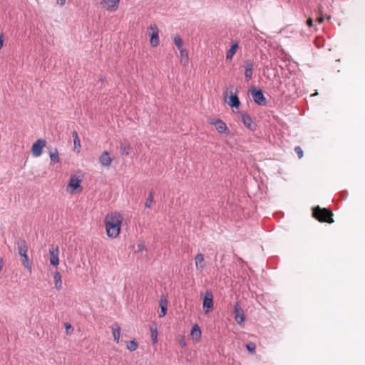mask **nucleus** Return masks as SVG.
<instances>
[{"instance_id": "f257e3e1", "label": "nucleus", "mask_w": 365, "mask_h": 365, "mask_svg": "<svg viewBox=\"0 0 365 365\" xmlns=\"http://www.w3.org/2000/svg\"><path fill=\"white\" fill-rule=\"evenodd\" d=\"M123 221V215L118 211H110L105 215L103 222L109 238L115 239L120 235Z\"/></svg>"}, {"instance_id": "f03ea898", "label": "nucleus", "mask_w": 365, "mask_h": 365, "mask_svg": "<svg viewBox=\"0 0 365 365\" xmlns=\"http://www.w3.org/2000/svg\"><path fill=\"white\" fill-rule=\"evenodd\" d=\"M312 215L315 219L321 222H334V220L332 218L333 213L329 209L321 208L319 206H316L312 209Z\"/></svg>"}, {"instance_id": "7ed1b4c3", "label": "nucleus", "mask_w": 365, "mask_h": 365, "mask_svg": "<svg viewBox=\"0 0 365 365\" xmlns=\"http://www.w3.org/2000/svg\"><path fill=\"white\" fill-rule=\"evenodd\" d=\"M82 181V176L77 174L71 175L66 187V192L71 195L81 192L83 190Z\"/></svg>"}, {"instance_id": "20e7f679", "label": "nucleus", "mask_w": 365, "mask_h": 365, "mask_svg": "<svg viewBox=\"0 0 365 365\" xmlns=\"http://www.w3.org/2000/svg\"><path fill=\"white\" fill-rule=\"evenodd\" d=\"M148 36L150 37V43L153 47H156L160 43L159 29L156 24L150 25L148 29Z\"/></svg>"}, {"instance_id": "39448f33", "label": "nucleus", "mask_w": 365, "mask_h": 365, "mask_svg": "<svg viewBox=\"0 0 365 365\" xmlns=\"http://www.w3.org/2000/svg\"><path fill=\"white\" fill-rule=\"evenodd\" d=\"M46 145V141L44 139H38L31 147V154L34 157L38 158L41 155L43 149Z\"/></svg>"}, {"instance_id": "423d86ee", "label": "nucleus", "mask_w": 365, "mask_h": 365, "mask_svg": "<svg viewBox=\"0 0 365 365\" xmlns=\"http://www.w3.org/2000/svg\"><path fill=\"white\" fill-rule=\"evenodd\" d=\"M59 248L58 246H52L49 249V261L50 264L57 267L59 264Z\"/></svg>"}, {"instance_id": "0eeeda50", "label": "nucleus", "mask_w": 365, "mask_h": 365, "mask_svg": "<svg viewBox=\"0 0 365 365\" xmlns=\"http://www.w3.org/2000/svg\"><path fill=\"white\" fill-rule=\"evenodd\" d=\"M252 96L253 98L254 101L259 105L264 106L266 105L267 101L265 97L264 96L262 91L260 89L253 88L252 90Z\"/></svg>"}, {"instance_id": "6e6552de", "label": "nucleus", "mask_w": 365, "mask_h": 365, "mask_svg": "<svg viewBox=\"0 0 365 365\" xmlns=\"http://www.w3.org/2000/svg\"><path fill=\"white\" fill-rule=\"evenodd\" d=\"M209 123L215 125L219 133H228V128L226 124L220 119L209 120Z\"/></svg>"}, {"instance_id": "1a4fd4ad", "label": "nucleus", "mask_w": 365, "mask_h": 365, "mask_svg": "<svg viewBox=\"0 0 365 365\" xmlns=\"http://www.w3.org/2000/svg\"><path fill=\"white\" fill-rule=\"evenodd\" d=\"M120 0H101L100 4L108 11H115Z\"/></svg>"}, {"instance_id": "9d476101", "label": "nucleus", "mask_w": 365, "mask_h": 365, "mask_svg": "<svg viewBox=\"0 0 365 365\" xmlns=\"http://www.w3.org/2000/svg\"><path fill=\"white\" fill-rule=\"evenodd\" d=\"M113 158L110 156L108 151L104 150L99 156V163L103 167L108 168L111 165Z\"/></svg>"}, {"instance_id": "9b49d317", "label": "nucleus", "mask_w": 365, "mask_h": 365, "mask_svg": "<svg viewBox=\"0 0 365 365\" xmlns=\"http://www.w3.org/2000/svg\"><path fill=\"white\" fill-rule=\"evenodd\" d=\"M203 308L205 313L211 312L213 309V296L212 293L207 292L203 300Z\"/></svg>"}, {"instance_id": "f8f14e48", "label": "nucleus", "mask_w": 365, "mask_h": 365, "mask_svg": "<svg viewBox=\"0 0 365 365\" xmlns=\"http://www.w3.org/2000/svg\"><path fill=\"white\" fill-rule=\"evenodd\" d=\"M195 264L197 270L202 272L206 266L204 255L202 253H198L195 257Z\"/></svg>"}, {"instance_id": "ddd939ff", "label": "nucleus", "mask_w": 365, "mask_h": 365, "mask_svg": "<svg viewBox=\"0 0 365 365\" xmlns=\"http://www.w3.org/2000/svg\"><path fill=\"white\" fill-rule=\"evenodd\" d=\"M235 319L237 324H241L245 322V317L243 310L238 304H236L234 309Z\"/></svg>"}, {"instance_id": "4468645a", "label": "nucleus", "mask_w": 365, "mask_h": 365, "mask_svg": "<svg viewBox=\"0 0 365 365\" xmlns=\"http://www.w3.org/2000/svg\"><path fill=\"white\" fill-rule=\"evenodd\" d=\"M225 101L232 108H238L240 104V100L237 94L232 93H230V96L228 97L227 99L225 98Z\"/></svg>"}, {"instance_id": "2eb2a0df", "label": "nucleus", "mask_w": 365, "mask_h": 365, "mask_svg": "<svg viewBox=\"0 0 365 365\" xmlns=\"http://www.w3.org/2000/svg\"><path fill=\"white\" fill-rule=\"evenodd\" d=\"M54 287L56 290L59 291L62 289L63 282L62 277L59 272L56 271L53 273Z\"/></svg>"}, {"instance_id": "dca6fc26", "label": "nucleus", "mask_w": 365, "mask_h": 365, "mask_svg": "<svg viewBox=\"0 0 365 365\" xmlns=\"http://www.w3.org/2000/svg\"><path fill=\"white\" fill-rule=\"evenodd\" d=\"M254 67V63L252 61L249 60L246 61L245 63V77L247 81L251 80L252 77V69Z\"/></svg>"}, {"instance_id": "f3484780", "label": "nucleus", "mask_w": 365, "mask_h": 365, "mask_svg": "<svg viewBox=\"0 0 365 365\" xmlns=\"http://www.w3.org/2000/svg\"><path fill=\"white\" fill-rule=\"evenodd\" d=\"M239 48L238 43L235 42L231 46L230 48L226 52V60L231 61Z\"/></svg>"}, {"instance_id": "a211bd4d", "label": "nucleus", "mask_w": 365, "mask_h": 365, "mask_svg": "<svg viewBox=\"0 0 365 365\" xmlns=\"http://www.w3.org/2000/svg\"><path fill=\"white\" fill-rule=\"evenodd\" d=\"M16 245L19 255L27 253L28 246L26 242L24 240H19L16 242Z\"/></svg>"}, {"instance_id": "6ab92c4d", "label": "nucleus", "mask_w": 365, "mask_h": 365, "mask_svg": "<svg viewBox=\"0 0 365 365\" xmlns=\"http://www.w3.org/2000/svg\"><path fill=\"white\" fill-rule=\"evenodd\" d=\"M241 118L245 126H246L247 128L250 130H252L253 123L251 117L247 114L243 113L241 115Z\"/></svg>"}, {"instance_id": "aec40b11", "label": "nucleus", "mask_w": 365, "mask_h": 365, "mask_svg": "<svg viewBox=\"0 0 365 365\" xmlns=\"http://www.w3.org/2000/svg\"><path fill=\"white\" fill-rule=\"evenodd\" d=\"M112 332L114 338V341L116 343L119 342L120 335V327L118 324H114L112 326Z\"/></svg>"}, {"instance_id": "412c9836", "label": "nucleus", "mask_w": 365, "mask_h": 365, "mask_svg": "<svg viewBox=\"0 0 365 365\" xmlns=\"http://www.w3.org/2000/svg\"><path fill=\"white\" fill-rule=\"evenodd\" d=\"M190 334L196 341L200 340L201 336V330L197 324H195L192 327Z\"/></svg>"}, {"instance_id": "4be33fe9", "label": "nucleus", "mask_w": 365, "mask_h": 365, "mask_svg": "<svg viewBox=\"0 0 365 365\" xmlns=\"http://www.w3.org/2000/svg\"><path fill=\"white\" fill-rule=\"evenodd\" d=\"M180 53V62L183 64V66H187L188 63L189 58H188V52L186 49H180L179 50Z\"/></svg>"}, {"instance_id": "5701e85b", "label": "nucleus", "mask_w": 365, "mask_h": 365, "mask_svg": "<svg viewBox=\"0 0 365 365\" xmlns=\"http://www.w3.org/2000/svg\"><path fill=\"white\" fill-rule=\"evenodd\" d=\"M130 145L127 143H120V152L122 155L127 156L130 154Z\"/></svg>"}, {"instance_id": "b1692460", "label": "nucleus", "mask_w": 365, "mask_h": 365, "mask_svg": "<svg viewBox=\"0 0 365 365\" xmlns=\"http://www.w3.org/2000/svg\"><path fill=\"white\" fill-rule=\"evenodd\" d=\"M151 339L153 344L158 342V329L156 324H152L150 327Z\"/></svg>"}, {"instance_id": "393cba45", "label": "nucleus", "mask_w": 365, "mask_h": 365, "mask_svg": "<svg viewBox=\"0 0 365 365\" xmlns=\"http://www.w3.org/2000/svg\"><path fill=\"white\" fill-rule=\"evenodd\" d=\"M21 257V263L24 267L27 268L29 271L31 270V264L29 262L27 253L20 255Z\"/></svg>"}, {"instance_id": "a878e982", "label": "nucleus", "mask_w": 365, "mask_h": 365, "mask_svg": "<svg viewBox=\"0 0 365 365\" xmlns=\"http://www.w3.org/2000/svg\"><path fill=\"white\" fill-rule=\"evenodd\" d=\"M49 156L51 162L58 163L60 161V157L57 148H55L53 151L49 153Z\"/></svg>"}, {"instance_id": "bb28decb", "label": "nucleus", "mask_w": 365, "mask_h": 365, "mask_svg": "<svg viewBox=\"0 0 365 365\" xmlns=\"http://www.w3.org/2000/svg\"><path fill=\"white\" fill-rule=\"evenodd\" d=\"M126 346L129 351H133L138 349V344L135 340H130L127 342Z\"/></svg>"}, {"instance_id": "cd10ccee", "label": "nucleus", "mask_w": 365, "mask_h": 365, "mask_svg": "<svg viewBox=\"0 0 365 365\" xmlns=\"http://www.w3.org/2000/svg\"><path fill=\"white\" fill-rule=\"evenodd\" d=\"M153 201H154L153 194V192H150L148 195V197H147L145 202V207L150 208L152 206Z\"/></svg>"}, {"instance_id": "c85d7f7f", "label": "nucleus", "mask_w": 365, "mask_h": 365, "mask_svg": "<svg viewBox=\"0 0 365 365\" xmlns=\"http://www.w3.org/2000/svg\"><path fill=\"white\" fill-rule=\"evenodd\" d=\"M173 41L179 50L183 49L182 48L183 42L180 36H175L173 38Z\"/></svg>"}, {"instance_id": "c756f323", "label": "nucleus", "mask_w": 365, "mask_h": 365, "mask_svg": "<svg viewBox=\"0 0 365 365\" xmlns=\"http://www.w3.org/2000/svg\"><path fill=\"white\" fill-rule=\"evenodd\" d=\"M177 340L179 343V344L182 346V347H185L187 345V343H186V341H185V336L183 335H179L177 336Z\"/></svg>"}, {"instance_id": "7c9ffc66", "label": "nucleus", "mask_w": 365, "mask_h": 365, "mask_svg": "<svg viewBox=\"0 0 365 365\" xmlns=\"http://www.w3.org/2000/svg\"><path fill=\"white\" fill-rule=\"evenodd\" d=\"M64 327L66 329V332L68 335H70L73 333V328L69 323H65Z\"/></svg>"}, {"instance_id": "2f4dec72", "label": "nucleus", "mask_w": 365, "mask_h": 365, "mask_svg": "<svg viewBox=\"0 0 365 365\" xmlns=\"http://www.w3.org/2000/svg\"><path fill=\"white\" fill-rule=\"evenodd\" d=\"M73 145H74V150H77V152L79 153L80 152V148H81V141H80V139L77 140H73Z\"/></svg>"}, {"instance_id": "473e14b6", "label": "nucleus", "mask_w": 365, "mask_h": 365, "mask_svg": "<svg viewBox=\"0 0 365 365\" xmlns=\"http://www.w3.org/2000/svg\"><path fill=\"white\" fill-rule=\"evenodd\" d=\"M246 348L249 351L254 352L256 349V346L254 343L250 342L246 344Z\"/></svg>"}, {"instance_id": "72a5a7b5", "label": "nucleus", "mask_w": 365, "mask_h": 365, "mask_svg": "<svg viewBox=\"0 0 365 365\" xmlns=\"http://www.w3.org/2000/svg\"><path fill=\"white\" fill-rule=\"evenodd\" d=\"M137 248H138V250H137L138 252H143V251H145L146 250V247L143 242L138 243L137 245Z\"/></svg>"}, {"instance_id": "f704fd0d", "label": "nucleus", "mask_w": 365, "mask_h": 365, "mask_svg": "<svg viewBox=\"0 0 365 365\" xmlns=\"http://www.w3.org/2000/svg\"><path fill=\"white\" fill-rule=\"evenodd\" d=\"M294 151L297 154L299 158H302L303 157V150L299 146L295 147Z\"/></svg>"}, {"instance_id": "c9c22d12", "label": "nucleus", "mask_w": 365, "mask_h": 365, "mask_svg": "<svg viewBox=\"0 0 365 365\" xmlns=\"http://www.w3.org/2000/svg\"><path fill=\"white\" fill-rule=\"evenodd\" d=\"M159 306L160 308H167L168 307V301L166 299H161L159 303Z\"/></svg>"}, {"instance_id": "e433bc0d", "label": "nucleus", "mask_w": 365, "mask_h": 365, "mask_svg": "<svg viewBox=\"0 0 365 365\" xmlns=\"http://www.w3.org/2000/svg\"><path fill=\"white\" fill-rule=\"evenodd\" d=\"M167 313V308H160V312L159 314V317H163Z\"/></svg>"}, {"instance_id": "4c0bfd02", "label": "nucleus", "mask_w": 365, "mask_h": 365, "mask_svg": "<svg viewBox=\"0 0 365 365\" xmlns=\"http://www.w3.org/2000/svg\"><path fill=\"white\" fill-rule=\"evenodd\" d=\"M307 24L308 26L311 27L313 25V19L312 18H309L307 21Z\"/></svg>"}, {"instance_id": "58836bf2", "label": "nucleus", "mask_w": 365, "mask_h": 365, "mask_svg": "<svg viewBox=\"0 0 365 365\" xmlns=\"http://www.w3.org/2000/svg\"><path fill=\"white\" fill-rule=\"evenodd\" d=\"M56 3L60 6H64L66 4V0H56Z\"/></svg>"}, {"instance_id": "ea45409f", "label": "nucleus", "mask_w": 365, "mask_h": 365, "mask_svg": "<svg viewBox=\"0 0 365 365\" xmlns=\"http://www.w3.org/2000/svg\"><path fill=\"white\" fill-rule=\"evenodd\" d=\"M3 43H4V36H3L2 34H0V49L3 46Z\"/></svg>"}, {"instance_id": "a19ab883", "label": "nucleus", "mask_w": 365, "mask_h": 365, "mask_svg": "<svg viewBox=\"0 0 365 365\" xmlns=\"http://www.w3.org/2000/svg\"><path fill=\"white\" fill-rule=\"evenodd\" d=\"M72 136H73V140H76V139L78 140V139H79L78 135V133H77V132H76V131H73V132L72 133Z\"/></svg>"}, {"instance_id": "79ce46f5", "label": "nucleus", "mask_w": 365, "mask_h": 365, "mask_svg": "<svg viewBox=\"0 0 365 365\" xmlns=\"http://www.w3.org/2000/svg\"><path fill=\"white\" fill-rule=\"evenodd\" d=\"M323 21H324V17L323 16H320V17H319L317 19V22H318L319 24H322Z\"/></svg>"}, {"instance_id": "37998d69", "label": "nucleus", "mask_w": 365, "mask_h": 365, "mask_svg": "<svg viewBox=\"0 0 365 365\" xmlns=\"http://www.w3.org/2000/svg\"><path fill=\"white\" fill-rule=\"evenodd\" d=\"M3 264H4L3 259L1 257H0V272L1 271V269L3 268Z\"/></svg>"}]
</instances>
